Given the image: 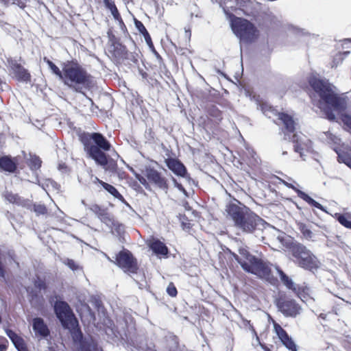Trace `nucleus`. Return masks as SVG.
<instances>
[{
	"label": "nucleus",
	"mask_w": 351,
	"mask_h": 351,
	"mask_svg": "<svg viewBox=\"0 0 351 351\" xmlns=\"http://www.w3.org/2000/svg\"><path fill=\"white\" fill-rule=\"evenodd\" d=\"M65 264L71 268L72 270H75L77 266L75 265V262L73 260L67 259L65 262Z\"/></svg>",
	"instance_id": "36"
},
{
	"label": "nucleus",
	"mask_w": 351,
	"mask_h": 351,
	"mask_svg": "<svg viewBox=\"0 0 351 351\" xmlns=\"http://www.w3.org/2000/svg\"><path fill=\"white\" fill-rule=\"evenodd\" d=\"M6 340L3 337H0V351H5L6 350Z\"/></svg>",
	"instance_id": "38"
},
{
	"label": "nucleus",
	"mask_w": 351,
	"mask_h": 351,
	"mask_svg": "<svg viewBox=\"0 0 351 351\" xmlns=\"http://www.w3.org/2000/svg\"><path fill=\"white\" fill-rule=\"evenodd\" d=\"M78 351H98V350L93 342L83 341L80 342Z\"/></svg>",
	"instance_id": "25"
},
{
	"label": "nucleus",
	"mask_w": 351,
	"mask_h": 351,
	"mask_svg": "<svg viewBox=\"0 0 351 351\" xmlns=\"http://www.w3.org/2000/svg\"><path fill=\"white\" fill-rule=\"evenodd\" d=\"M263 221L256 214L246 211L235 223V226L245 232H252Z\"/></svg>",
	"instance_id": "9"
},
{
	"label": "nucleus",
	"mask_w": 351,
	"mask_h": 351,
	"mask_svg": "<svg viewBox=\"0 0 351 351\" xmlns=\"http://www.w3.org/2000/svg\"><path fill=\"white\" fill-rule=\"evenodd\" d=\"M223 11L230 20L232 32L241 41L248 43L256 38L257 30L252 23L246 19L236 17L225 8Z\"/></svg>",
	"instance_id": "5"
},
{
	"label": "nucleus",
	"mask_w": 351,
	"mask_h": 351,
	"mask_svg": "<svg viewBox=\"0 0 351 351\" xmlns=\"http://www.w3.org/2000/svg\"><path fill=\"white\" fill-rule=\"evenodd\" d=\"M147 245L157 256H166L168 254V248L165 244L157 239L152 238Z\"/></svg>",
	"instance_id": "16"
},
{
	"label": "nucleus",
	"mask_w": 351,
	"mask_h": 351,
	"mask_svg": "<svg viewBox=\"0 0 351 351\" xmlns=\"http://www.w3.org/2000/svg\"><path fill=\"white\" fill-rule=\"evenodd\" d=\"M47 182H48V183H47V185H49V184H50L51 185V186H53V187H55V186L56 185V183H55V182H54L53 181H52V180H47Z\"/></svg>",
	"instance_id": "40"
},
{
	"label": "nucleus",
	"mask_w": 351,
	"mask_h": 351,
	"mask_svg": "<svg viewBox=\"0 0 351 351\" xmlns=\"http://www.w3.org/2000/svg\"><path fill=\"white\" fill-rule=\"evenodd\" d=\"M335 217L342 226L351 229V220L349 219V217L346 215L336 213Z\"/></svg>",
	"instance_id": "27"
},
{
	"label": "nucleus",
	"mask_w": 351,
	"mask_h": 351,
	"mask_svg": "<svg viewBox=\"0 0 351 351\" xmlns=\"http://www.w3.org/2000/svg\"><path fill=\"white\" fill-rule=\"evenodd\" d=\"M226 212L228 215L234 221V223L241 218L245 213L237 204L231 203L226 206Z\"/></svg>",
	"instance_id": "18"
},
{
	"label": "nucleus",
	"mask_w": 351,
	"mask_h": 351,
	"mask_svg": "<svg viewBox=\"0 0 351 351\" xmlns=\"http://www.w3.org/2000/svg\"><path fill=\"white\" fill-rule=\"evenodd\" d=\"M324 136L326 138V141L328 143H334V144H339L340 142V139L333 135L332 133L327 132L324 133Z\"/></svg>",
	"instance_id": "30"
},
{
	"label": "nucleus",
	"mask_w": 351,
	"mask_h": 351,
	"mask_svg": "<svg viewBox=\"0 0 351 351\" xmlns=\"http://www.w3.org/2000/svg\"><path fill=\"white\" fill-rule=\"evenodd\" d=\"M292 141L295 143V151L300 153L302 158L304 156V152H311L312 149L311 141L302 134H293Z\"/></svg>",
	"instance_id": "11"
},
{
	"label": "nucleus",
	"mask_w": 351,
	"mask_h": 351,
	"mask_svg": "<svg viewBox=\"0 0 351 351\" xmlns=\"http://www.w3.org/2000/svg\"><path fill=\"white\" fill-rule=\"evenodd\" d=\"M135 25H136V28L138 29V31L144 36L145 38H146V36H147L149 38V39H150V36H149L146 28L145 27V26L141 21H136Z\"/></svg>",
	"instance_id": "32"
},
{
	"label": "nucleus",
	"mask_w": 351,
	"mask_h": 351,
	"mask_svg": "<svg viewBox=\"0 0 351 351\" xmlns=\"http://www.w3.org/2000/svg\"><path fill=\"white\" fill-rule=\"evenodd\" d=\"M6 334L19 351H27L24 341L21 337L10 330H6Z\"/></svg>",
	"instance_id": "20"
},
{
	"label": "nucleus",
	"mask_w": 351,
	"mask_h": 351,
	"mask_svg": "<svg viewBox=\"0 0 351 351\" xmlns=\"http://www.w3.org/2000/svg\"><path fill=\"white\" fill-rule=\"evenodd\" d=\"M309 84L319 97L317 100L314 95L312 99L313 104L324 112L329 120H335L333 112H336L344 125L351 130V116L343 112L347 106L346 100L338 97L333 91L332 85L327 81L313 76L309 79Z\"/></svg>",
	"instance_id": "1"
},
{
	"label": "nucleus",
	"mask_w": 351,
	"mask_h": 351,
	"mask_svg": "<svg viewBox=\"0 0 351 351\" xmlns=\"http://www.w3.org/2000/svg\"><path fill=\"white\" fill-rule=\"evenodd\" d=\"M173 184H174V186L178 188V190H180V191L183 192L184 194H186V191L185 189H184V187L182 186V184H180V183H178L176 180L175 178H173Z\"/></svg>",
	"instance_id": "37"
},
{
	"label": "nucleus",
	"mask_w": 351,
	"mask_h": 351,
	"mask_svg": "<svg viewBox=\"0 0 351 351\" xmlns=\"http://www.w3.org/2000/svg\"><path fill=\"white\" fill-rule=\"evenodd\" d=\"M95 182H98L101 184V182H102L101 180H100L99 178H97V177L95 178Z\"/></svg>",
	"instance_id": "44"
},
{
	"label": "nucleus",
	"mask_w": 351,
	"mask_h": 351,
	"mask_svg": "<svg viewBox=\"0 0 351 351\" xmlns=\"http://www.w3.org/2000/svg\"><path fill=\"white\" fill-rule=\"evenodd\" d=\"M298 194L300 198L306 201L310 205L315 206L324 212H327L326 209L324 208V206H322L319 202H316L313 198H311L308 195L300 191H298Z\"/></svg>",
	"instance_id": "23"
},
{
	"label": "nucleus",
	"mask_w": 351,
	"mask_h": 351,
	"mask_svg": "<svg viewBox=\"0 0 351 351\" xmlns=\"http://www.w3.org/2000/svg\"><path fill=\"white\" fill-rule=\"evenodd\" d=\"M146 176L149 181L154 182L160 188H167V183L165 178H162L156 170L153 169H147Z\"/></svg>",
	"instance_id": "17"
},
{
	"label": "nucleus",
	"mask_w": 351,
	"mask_h": 351,
	"mask_svg": "<svg viewBox=\"0 0 351 351\" xmlns=\"http://www.w3.org/2000/svg\"><path fill=\"white\" fill-rule=\"evenodd\" d=\"M101 185L112 195L117 199H121L122 195L118 192V191L112 185L107 184L104 182H101Z\"/></svg>",
	"instance_id": "26"
},
{
	"label": "nucleus",
	"mask_w": 351,
	"mask_h": 351,
	"mask_svg": "<svg viewBox=\"0 0 351 351\" xmlns=\"http://www.w3.org/2000/svg\"><path fill=\"white\" fill-rule=\"evenodd\" d=\"M339 160H342L345 164H346L348 166L350 167L351 163V159L346 157L345 159H343V156H341L339 154Z\"/></svg>",
	"instance_id": "39"
},
{
	"label": "nucleus",
	"mask_w": 351,
	"mask_h": 351,
	"mask_svg": "<svg viewBox=\"0 0 351 351\" xmlns=\"http://www.w3.org/2000/svg\"><path fill=\"white\" fill-rule=\"evenodd\" d=\"M299 297L302 299V301L304 302H307V298L305 297V296H302V295H299Z\"/></svg>",
	"instance_id": "42"
},
{
	"label": "nucleus",
	"mask_w": 351,
	"mask_h": 351,
	"mask_svg": "<svg viewBox=\"0 0 351 351\" xmlns=\"http://www.w3.org/2000/svg\"><path fill=\"white\" fill-rule=\"evenodd\" d=\"M146 41L148 42V41H150L151 40V38L149 39V38L147 36H146V38H145Z\"/></svg>",
	"instance_id": "46"
},
{
	"label": "nucleus",
	"mask_w": 351,
	"mask_h": 351,
	"mask_svg": "<svg viewBox=\"0 0 351 351\" xmlns=\"http://www.w3.org/2000/svg\"><path fill=\"white\" fill-rule=\"evenodd\" d=\"M319 317L323 319H325L326 317V314H324V313H321Z\"/></svg>",
	"instance_id": "43"
},
{
	"label": "nucleus",
	"mask_w": 351,
	"mask_h": 351,
	"mask_svg": "<svg viewBox=\"0 0 351 351\" xmlns=\"http://www.w3.org/2000/svg\"><path fill=\"white\" fill-rule=\"evenodd\" d=\"M62 80L64 84L77 90V86L84 85L87 82L86 73L76 65L66 64L62 69Z\"/></svg>",
	"instance_id": "7"
},
{
	"label": "nucleus",
	"mask_w": 351,
	"mask_h": 351,
	"mask_svg": "<svg viewBox=\"0 0 351 351\" xmlns=\"http://www.w3.org/2000/svg\"><path fill=\"white\" fill-rule=\"evenodd\" d=\"M138 180H139V182H141L142 184H144V182H145V179H143V182L141 179H138Z\"/></svg>",
	"instance_id": "45"
},
{
	"label": "nucleus",
	"mask_w": 351,
	"mask_h": 351,
	"mask_svg": "<svg viewBox=\"0 0 351 351\" xmlns=\"http://www.w3.org/2000/svg\"><path fill=\"white\" fill-rule=\"evenodd\" d=\"M29 165L32 169H38L41 165V160L36 156H31L29 159Z\"/></svg>",
	"instance_id": "31"
},
{
	"label": "nucleus",
	"mask_w": 351,
	"mask_h": 351,
	"mask_svg": "<svg viewBox=\"0 0 351 351\" xmlns=\"http://www.w3.org/2000/svg\"><path fill=\"white\" fill-rule=\"evenodd\" d=\"M299 229L300 230L301 232L303 234V237L305 239H311L313 237L312 231L305 224L300 223Z\"/></svg>",
	"instance_id": "29"
},
{
	"label": "nucleus",
	"mask_w": 351,
	"mask_h": 351,
	"mask_svg": "<svg viewBox=\"0 0 351 351\" xmlns=\"http://www.w3.org/2000/svg\"><path fill=\"white\" fill-rule=\"evenodd\" d=\"M0 167L5 171L13 172L16 169L14 162L7 156L0 158Z\"/></svg>",
	"instance_id": "22"
},
{
	"label": "nucleus",
	"mask_w": 351,
	"mask_h": 351,
	"mask_svg": "<svg viewBox=\"0 0 351 351\" xmlns=\"http://www.w3.org/2000/svg\"><path fill=\"white\" fill-rule=\"evenodd\" d=\"M167 292L171 297H174L177 295L176 288L172 284H169L168 285V287L167 288Z\"/></svg>",
	"instance_id": "34"
},
{
	"label": "nucleus",
	"mask_w": 351,
	"mask_h": 351,
	"mask_svg": "<svg viewBox=\"0 0 351 351\" xmlns=\"http://www.w3.org/2000/svg\"><path fill=\"white\" fill-rule=\"evenodd\" d=\"M90 140H92L96 145L92 144L88 140H84V150L98 165L105 167L108 164V160L106 155L101 149L108 151L110 149V144L103 135L97 132L91 134Z\"/></svg>",
	"instance_id": "3"
},
{
	"label": "nucleus",
	"mask_w": 351,
	"mask_h": 351,
	"mask_svg": "<svg viewBox=\"0 0 351 351\" xmlns=\"http://www.w3.org/2000/svg\"><path fill=\"white\" fill-rule=\"evenodd\" d=\"M104 2L106 7L111 12L114 18L117 20L119 19V14L114 3L111 0H105Z\"/></svg>",
	"instance_id": "24"
},
{
	"label": "nucleus",
	"mask_w": 351,
	"mask_h": 351,
	"mask_svg": "<svg viewBox=\"0 0 351 351\" xmlns=\"http://www.w3.org/2000/svg\"><path fill=\"white\" fill-rule=\"evenodd\" d=\"M274 329L282 344L291 351H297V346L287 332L277 323H274Z\"/></svg>",
	"instance_id": "13"
},
{
	"label": "nucleus",
	"mask_w": 351,
	"mask_h": 351,
	"mask_svg": "<svg viewBox=\"0 0 351 351\" xmlns=\"http://www.w3.org/2000/svg\"><path fill=\"white\" fill-rule=\"evenodd\" d=\"M278 306L280 312L286 317H295L302 311L301 306L293 300L279 301Z\"/></svg>",
	"instance_id": "10"
},
{
	"label": "nucleus",
	"mask_w": 351,
	"mask_h": 351,
	"mask_svg": "<svg viewBox=\"0 0 351 351\" xmlns=\"http://www.w3.org/2000/svg\"><path fill=\"white\" fill-rule=\"evenodd\" d=\"M239 253V256L234 253L232 254V256L243 270L266 280H269L271 270L266 262L250 254L245 247H240Z\"/></svg>",
	"instance_id": "2"
},
{
	"label": "nucleus",
	"mask_w": 351,
	"mask_h": 351,
	"mask_svg": "<svg viewBox=\"0 0 351 351\" xmlns=\"http://www.w3.org/2000/svg\"><path fill=\"white\" fill-rule=\"evenodd\" d=\"M165 163L168 168L176 175L181 177H185L186 175V169L185 167L178 160L175 158H167L165 160Z\"/></svg>",
	"instance_id": "15"
},
{
	"label": "nucleus",
	"mask_w": 351,
	"mask_h": 351,
	"mask_svg": "<svg viewBox=\"0 0 351 351\" xmlns=\"http://www.w3.org/2000/svg\"><path fill=\"white\" fill-rule=\"evenodd\" d=\"M116 264L125 271L134 272L136 265L129 252H121L116 258Z\"/></svg>",
	"instance_id": "12"
},
{
	"label": "nucleus",
	"mask_w": 351,
	"mask_h": 351,
	"mask_svg": "<svg viewBox=\"0 0 351 351\" xmlns=\"http://www.w3.org/2000/svg\"><path fill=\"white\" fill-rule=\"evenodd\" d=\"M276 270L283 284L289 289L296 291V287L291 279H290L282 270L276 267Z\"/></svg>",
	"instance_id": "21"
},
{
	"label": "nucleus",
	"mask_w": 351,
	"mask_h": 351,
	"mask_svg": "<svg viewBox=\"0 0 351 351\" xmlns=\"http://www.w3.org/2000/svg\"><path fill=\"white\" fill-rule=\"evenodd\" d=\"M8 62L16 78L23 82L30 80L29 73L20 64H18L16 60L9 59Z\"/></svg>",
	"instance_id": "14"
},
{
	"label": "nucleus",
	"mask_w": 351,
	"mask_h": 351,
	"mask_svg": "<svg viewBox=\"0 0 351 351\" xmlns=\"http://www.w3.org/2000/svg\"><path fill=\"white\" fill-rule=\"evenodd\" d=\"M34 211L38 215H43L46 213L47 209L45 206L39 204V205L34 206Z\"/></svg>",
	"instance_id": "33"
},
{
	"label": "nucleus",
	"mask_w": 351,
	"mask_h": 351,
	"mask_svg": "<svg viewBox=\"0 0 351 351\" xmlns=\"http://www.w3.org/2000/svg\"><path fill=\"white\" fill-rule=\"evenodd\" d=\"M291 253L295 263L300 267L308 270L316 269L319 266L317 258L306 247L295 245L291 248Z\"/></svg>",
	"instance_id": "6"
},
{
	"label": "nucleus",
	"mask_w": 351,
	"mask_h": 351,
	"mask_svg": "<svg viewBox=\"0 0 351 351\" xmlns=\"http://www.w3.org/2000/svg\"><path fill=\"white\" fill-rule=\"evenodd\" d=\"M6 199L12 203H16L18 197L15 195H13L12 193H8L5 195Z\"/></svg>",
	"instance_id": "35"
},
{
	"label": "nucleus",
	"mask_w": 351,
	"mask_h": 351,
	"mask_svg": "<svg viewBox=\"0 0 351 351\" xmlns=\"http://www.w3.org/2000/svg\"><path fill=\"white\" fill-rule=\"evenodd\" d=\"M54 311L63 327L71 332L74 341H81L82 334L77 328L78 322L68 304L62 301L56 302L54 305Z\"/></svg>",
	"instance_id": "4"
},
{
	"label": "nucleus",
	"mask_w": 351,
	"mask_h": 351,
	"mask_svg": "<svg viewBox=\"0 0 351 351\" xmlns=\"http://www.w3.org/2000/svg\"><path fill=\"white\" fill-rule=\"evenodd\" d=\"M104 255H105V256H106V257H107V258H108L109 261H112L110 260V257L107 256H106V254H104Z\"/></svg>",
	"instance_id": "47"
},
{
	"label": "nucleus",
	"mask_w": 351,
	"mask_h": 351,
	"mask_svg": "<svg viewBox=\"0 0 351 351\" xmlns=\"http://www.w3.org/2000/svg\"><path fill=\"white\" fill-rule=\"evenodd\" d=\"M261 108L263 114L269 119L277 116L282 121L287 132H294L297 123L291 115L282 112L279 113L267 103H263L261 105Z\"/></svg>",
	"instance_id": "8"
},
{
	"label": "nucleus",
	"mask_w": 351,
	"mask_h": 351,
	"mask_svg": "<svg viewBox=\"0 0 351 351\" xmlns=\"http://www.w3.org/2000/svg\"><path fill=\"white\" fill-rule=\"evenodd\" d=\"M44 60L47 64L51 71L55 75H56L60 79H61V77H62L63 73L60 71L59 68L57 66H56L51 60L47 59L46 58H44Z\"/></svg>",
	"instance_id": "28"
},
{
	"label": "nucleus",
	"mask_w": 351,
	"mask_h": 351,
	"mask_svg": "<svg viewBox=\"0 0 351 351\" xmlns=\"http://www.w3.org/2000/svg\"><path fill=\"white\" fill-rule=\"evenodd\" d=\"M32 327L36 335L42 337H47L49 333V330L47 325L41 318H34L33 319Z\"/></svg>",
	"instance_id": "19"
},
{
	"label": "nucleus",
	"mask_w": 351,
	"mask_h": 351,
	"mask_svg": "<svg viewBox=\"0 0 351 351\" xmlns=\"http://www.w3.org/2000/svg\"><path fill=\"white\" fill-rule=\"evenodd\" d=\"M36 287L41 289L43 287V282L40 281L38 284H36Z\"/></svg>",
	"instance_id": "41"
}]
</instances>
